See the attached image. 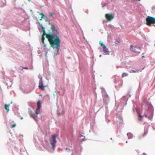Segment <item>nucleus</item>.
<instances>
[{
    "mask_svg": "<svg viewBox=\"0 0 155 155\" xmlns=\"http://www.w3.org/2000/svg\"><path fill=\"white\" fill-rule=\"evenodd\" d=\"M105 17L108 21H110L114 18V16L112 14L107 13L105 15Z\"/></svg>",
    "mask_w": 155,
    "mask_h": 155,
    "instance_id": "obj_8",
    "label": "nucleus"
},
{
    "mask_svg": "<svg viewBox=\"0 0 155 155\" xmlns=\"http://www.w3.org/2000/svg\"><path fill=\"white\" fill-rule=\"evenodd\" d=\"M132 71L133 72H136V71L137 72H138V70H137V71H134V70H132Z\"/></svg>",
    "mask_w": 155,
    "mask_h": 155,
    "instance_id": "obj_20",
    "label": "nucleus"
},
{
    "mask_svg": "<svg viewBox=\"0 0 155 155\" xmlns=\"http://www.w3.org/2000/svg\"><path fill=\"white\" fill-rule=\"evenodd\" d=\"M29 2H30V0H28Z\"/></svg>",
    "mask_w": 155,
    "mask_h": 155,
    "instance_id": "obj_25",
    "label": "nucleus"
},
{
    "mask_svg": "<svg viewBox=\"0 0 155 155\" xmlns=\"http://www.w3.org/2000/svg\"><path fill=\"white\" fill-rule=\"evenodd\" d=\"M57 136L58 135L56 134H53L51 136V137L50 138V141L53 150L54 149L55 147V144L56 143V138Z\"/></svg>",
    "mask_w": 155,
    "mask_h": 155,
    "instance_id": "obj_4",
    "label": "nucleus"
},
{
    "mask_svg": "<svg viewBox=\"0 0 155 155\" xmlns=\"http://www.w3.org/2000/svg\"><path fill=\"white\" fill-rule=\"evenodd\" d=\"M146 24L150 26L152 24H155V18L148 16L146 18Z\"/></svg>",
    "mask_w": 155,
    "mask_h": 155,
    "instance_id": "obj_3",
    "label": "nucleus"
},
{
    "mask_svg": "<svg viewBox=\"0 0 155 155\" xmlns=\"http://www.w3.org/2000/svg\"><path fill=\"white\" fill-rule=\"evenodd\" d=\"M139 139H140V137H139Z\"/></svg>",
    "mask_w": 155,
    "mask_h": 155,
    "instance_id": "obj_24",
    "label": "nucleus"
},
{
    "mask_svg": "<svg viewBox=\"0 0 155 155\" xmlns=\"http://www.w3.org/2000/svg\"><path fill=\"white\" fill-rule=\"evenodd\" d=\"M39 25L42 28L43 31V34L42 36L41 39H45L44 36L46 35V33L45 32V29L44 27L43 26V24H42L39 23Z\"/></svg>",
    "mask_w": 155,
    "mask_h": 155,
    "instance_id": "obj_9",
    "label": "nucleus"
},
{
    "mask_svg": "<svg viewBox=\"0 0 155 155\" xmlns=\"http://www.w3.org/2000/svg\"><path fill=\"white\" fill-rule=\"evenodd\" d=\"M46 54H47V52H46Z\"/></svg>",
    "mask_w": 155,
    "mask_h": 155,
    "instance_id": "obj_27",
    "label": "nucleus"
},
{
    "mask_svg": "<svg viewBox=\"0 0 155 155\" xmlns=\"http://www.w3.org/2000/svg\"><path fill=\"white\" fill-rule=\"evenodd\" d=\"M39 14L41 16V18L39 19L40 20H41L42 18H44V17H45V15L42 13H39Z\"/></svg>",
    "mask_w": 155,
    "mask_h": 155,
    "instance_id": "obj_14",
    "label": "nucleus"
},
{
    "mask_svg": "<svg viewBox=\"0 0 155 155\" xmlns=\"http://www.w3.org/2000/svg\"><path fill=\"white\" fill-rule=\"evenodd\" d=\"M103 51L106 53V54H109V51L107 48L105 46L103 48Z\"/></svg>",
    "mask_w": 155,
    "mask_h": 155,
    "instance_id": "obj_11",
    "label": "nucleus"
},
{
    "mask_svg": "<svg viewBox=\"0 0 155 155\" xmlns=\"http://www.w3.org/2000/svg\"><path fill=\"white\" fill-rule=\"evenodd\" d=\"M23 68L27 69H28V68L27 67H24V68Z\"/></svg>",
    "mask_w": 155,
    "mask_h": 155,
    "instance_id": "obj_21",
    "label": "nucleus"
},
{
    "mask_svg": "<svg viewBox=\"0 0 155 155\" xmlns=\"http://www.w3.org/2000/svg\"><path fill=\"white\" fill-rule=\"evenodd\" d=\"M41 40H42V42L44 44V46L45 47L46 46V45L45 44V43H44L45 39H41Z\"/></svg>",
    "mask_w": 155,
    "mask_h": 155,
    "instance_id": "obj_17",
    "label": "nucleus"
},
{
    "mask_svg": "<svg viewBox=\"0 0 155 155\" xmlns=\"http://www.w3.org/2000/svg\"><path fill=\"white\" fill-rule=\"evenodd\" d=\"M16 126V125L15 124H13L12 125L11 127L12 128L15 127Z\"/></svg>",
    "mask_w": 155,
    "mask_h": 155,
    "instance_id": "obj_18",
    "label": "nucleus"
},
{
    "mask_svg": "<svg viewBox=\"0 0 155 155\" xmlns=\"http://www.w3.org/2000/svg\"><path fill=\"white\" fill-rule=\"evenodd\" d=\"M51 47L53 48H56L57 51L58 52L60 46V39H48Z\"/></svg>",
    "mask_w": 155,
    "mask_h": 155,
    "instance_id": "obj_2",
    "label": "nucleus"
},
{
    "mask_svg": "<svg viewBox=\"0 0 155 155\" xmlns=\"http://www.w3.org/2000/svg\"><path fill=\"white\" fill-rule=\"evenodd\" d=\"M5 109L7 110V113L8 112L9 110L8 105L7 104H5Z\"/></svg>",
    "mask_w": 155,
    "mask_h": 155,
    "instance_id": "obj_12",
    "label": "nucleus"
},
{
    "mask_svg": "<svg viewBox=\"0 0 155 155\" xmlns=\"http://www.w3.org/2000/svg\"><path fill=\"white\" fill-rule=\"evenodd\" d=\"M128 75V74L126 73H123L122 74V78H124L125 77H126V76H127Z\"/></svg>",
    "mask_w": 155,
    "mask_h": 155,
    "instance_id": "obj_15",
    "label": "nucleus"
},
{
    "mask_svg": "<svg viewBox=\"0 0 155 155\" xmlns=\"http://www.w3.org/2000/svg\"><path fill=\"white\" fill-rule=\"evenodd\" d=\"M54 15V14L53 13H51L50 14V15L52 16V17H53V15Z\"/></svg>",
    "mask_w": 155,
    "mask_h": 155,
    "instance_id": "obj_19",
    "label": "nucleus"
},
{
    "mask_svg": "<svg viewBox=\"0 0 155 155\" xmlns=\"http://www.w3.org/2000/svg\"><path fill=\"white\" fill-rule=\"evenodd\" d=\"M130 47V50L132 51L137 53H139L140 51V49L138 47L131 45Z\"/></svg>",
    "mask_w": 155,
    "mask_h": 155,
    "instance_id": "obj_6",
    "label": "nucleus"
},
{
    "mask_svg": "<svg viewBox=\"0 0 155 155\" xmlns=\"http://www.w3.org/2000/svg\"><path fill=\"white\" fill-rule=\"evenodd\" d=\"M51 29L52 31L51 32H49L46 34V38L47 39H59L58 36L59 33L55 29L54 25L51 26Z\"/></svg>",
    "mask_w": 155,
    "mask_h": 155,
    "instance_id": "obj_1",
    "label": "nucleus"
},
{
    "mask_svg": "<svg viewBox=\"0 0 155 155\" xmlns=\"http://www.w3.org/2000/svg\"><path fill=\"white\" fill-rule=\"evenodd\" d=\"M29 114L31 117H32L35 120H36L37 117V116L35 114H33L32 111L31 110L29 112Z\"/></svg>",
    "mask_w": 155,
    "mask_h": 155,
    "instance_id": "obj_10",
    "label": "nucleus"
},
{
    "mask_svg": "<svg viewBox=\"0 0 155 155\" xmlns=\"http://www.w3.org/2000/svg\"><path fill=\"white\" fill-rule=\"evenodd\" d=\"M147 134V132H145L144 133V135H145L146 134Z\"/></svg>",
    "mask_w": 155,
    "mask_h": 155,
    "instance_id": "obj_22",
    "label": "nucleus"
},
{
    "mask_svg": "<svg viewBox=\"0 0 155 155\" xmlns=\"http://www.w3.org/2000/svg\"><path fill=\"white\" fill-rule=\"evenodd\" d=\"M100 44L101 46L103 47V48H104V47L105 46V45L101 41H100Z\"/></svg>",
    "mask_w": 155,
    "mask_h": 155,
    "instance_id": "obj_16",
    "label": "nucleus"
},
{
    "mask_svg": "<svg viewBox=\"0 0 155 155\" xmlns=\"http://www.w3.org/2000/svg\"><path fill=\"white\" fill-rule=\"evenodd\" d=\"M129 139H131L133 137V135L130 133H128L127 134Z\"/></svg>",
    "mask_w": 155,
    "mask_h": 155,
    "instance_id": "obj_13",
    "label": "nucleus"
},
{
    "mask_svg": "<svg viewBox=\"0 0 155 155\" xmlns=\"http://www.w3.org/2000/svg\"><path fill=\"white\" fill-rule=\"evenodd\" d=\"M41 102L40 101H38L37 102V107L36 109L35 113L36 114H40V109L41 107Z\"/></svg>",
    "mask_w": 155,
    "mask_h": 155,
    "instance_id": "obj_5",
    "label": "nucleus"
},
{
    "mask_svg": "<svg viewBox=\"0 0 155 155\" xmlns=\"http://www.w3.org/2000/svg\"><path fill=\"white\" fill-rule=\"evenodd\" d=\"M46 86H43L42 80V79L41 78L39 82L38 87L42 91H44L45 90V87Z\"/></svg>",
    "mask_w": 155,
    "mask_h": 155,
    "instance_id": "obj_7",
    "label": "nucleus"
},
{
    "mask_svg": "<svg viewBox=\"0 0 155 155\" xmlns=\"http://www.w3.org/2000/svg\"><path fill=\"white\" fill-rule=\"evenodd\" d=\"M126 143H127V141H126Z\"/></svg>",
    "mask_w": 155,
    "mask_h": 155,
    "instance_id": "obj_28",
    "label": "nucleus"
},
{
    "mask_svg": "<svg viewBox=\"0 0 155 155\" xmlns=\"http://www.w3.org/2000/svg\"><path fill=\"white\" fill-rule=\"evenodd\" d=\"M139 116H140V117H141L140 115H139Z\"/></svg>",
    "mask_w": 155,
    "mask_h": 155,
    "instance_id": "obj_26",
    "label": "nucleus"
},
{
    "mask_svg": "<svg viewBox=\"0 0 155 155\" xmlns=\"http://www.w3.org/2000/svg\"><path fill=\"white\" fill-rule=\"evenodd\" d=\"M144 57H145V56H143L142 57V58H144Z\"/></svg>",
    "mask_w": 155,
    "mask_h": 155,
    "instance_id": "obj_23",
    "label": "nucleus"
}]
</instances>
